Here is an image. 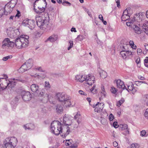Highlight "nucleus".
<instances>
[{
  "label": "nucleus",
  "mask_w": 148,
  "mask_h": 148,
  "mask_svg": "<svg viewBox=\"0 0 148 148\" xmlns=\"http://www.w3.org/2000/svg\"><path fill=\"white\" fill-rule=\"evenodd\" d=\"M121 111H118L117 112V115L118 116H120L121 115Z\"/></svg>",
  "instance_id": "nucleus-62"
},
{
  "label": "nucleus",
  "mask_w": 148,
  "mask_h": 148,
  "mask_svg": "<svg viewBox=\"0 0 148 148\" xmlns=\"http://www.w3.org/2000/svg\"><path fill=\"white\" fill-rule=\"evenodd\" d=\"M125 100L124 98H122L120 100L117 101L116 103V106L118 107H120L124 102Z\"/></svg>",
  "instance_id": "nucleus-25"
},
{
  "label": "nucleus",
  "mask_w": 148,
  "mask_h": 148,
  "mask_svg": "<svg viewBox=\"0 0 148 148\" xmlns=\"http://www.w3.org/2000/svg\"><path fill=\"white\" fill-rule=\"evenodd\" d=\"M2 43V47L3 48H4L5 46L8 47H12L14 46V42L11 41L10 39L8 38H5L3 41Z\"/></svg>",
  "instance_id": "nucleus-10"
},
{
  "label": "nucleus",
  "mask_w": 148,
  "mask_h": 148,
  "mask_svg": "<svg viewBox=\"0 0 148 148\" xmlns=\"http://www.w3.org/2000/svg\"><path fill=\"white\" fill-rule=\"evenodd\" d=\"M99 18L101 20V21H102V20H103V17L102 16V15L101 14H100L99 16Z\"/></svg>",
  "instance_id": "nucleus-59"
},
{
  "label": "nucleus",
  "mask_w": 148,
  "mask_h": 148,
  "mask_svg": "<svg viewBox=\"0 0 148 148\" xmlns=\"http://www.w3.org/2000/svg\"><path fill=\"white\" fill-rule=\"evenodd\" d=\"M106 94V92H99V93L98 95V97L100 101H101L103 98L105 97Z\"/></svg>",
  "instance_id": "nucleus-22"
},
{
  "label": "nucleus",
  "mask_w": 148,
  "mask_h": 148,
  "mask_svg": "<svg viewBox=\"0 0 148 148\" xmlns=\"http://www.w3.org/2000/svg\"><path fill=\"white\" fill-rule=\"evenodd\" d=\"M86 100L89 102V103L90 104L91 101V99L90 97H87L86 98Z\"/></svg>",
  "instance_id": "nucleus-60"
},
{
  "label": "nucleus",
  "mask_w": 148,
  "mask_h": 148,
  "mask_svg": "<svg viewBox=\"0 0 148 148\" xmlns=\"http://www.w3.org/2000/svg\"><path fill=\"white\" fill-rule=\"evenodd\" d=\"M127 90L129 92H131L133 94H134L137 91L136 89L134 87V85L132 84H129L128 86Z\"/></svg>",
  "instance_id": "nucleus-16"
},
{
  "label": "nucleus",
  "mask_w": 148,
  "mask_h": 148,
  "mask_svg": "<svg viewBox=\"0 0 148 148\" xmlns=\"http://www.w3.org/2000/svg\"><path fill=\"white\" fill-rule=\"evenodd\" d=\"M144 115L148 119V108L146 109L144 113Z\"/></svg>",
  "instance_id": "nucleus-41"
},
{
  "label": "nucleus",
  "mask_w": 148,
  "mask_h": 148,
  "mask_svg": "<svg viewBox=\"0 0 148 148\" xmlns=\"http://www.w3.org/2000/svg\"><path fill=\"white\" fill-rule=\"evenodd\" d=\"M114 82L116 83L117 88L124 89L125 87L124 82L121 79H115Z\"/></svg>",
  "instance_id": "nucleus-13"
},
{
  "label": "nucleus",
  "mask_w": 148,
  "mask_h": 148,
  "mask_svg": "<svg viewBox=\"0 0 148 148\" xmlns=\"http://www.w3.org/2000/svg\"><path fill=\"white\" fill-rule=\"evenodd\" d=\"M64 121L65 122L66 125H62L59 121H54L51 123V128L52 130H62L65 129L67 127L66 125H70L71 123V120L69 119V118L65 117L64 118Z\"/></svg>",
  "instance_id": "nucleus-2"
},
{
  "label": "nucleus",
  "mask_w": 148,
  "mask_h": 148,
  "mask_svg": "<svg viewBox=\"0 0 148 148\" xmlns=\"http://www.w3.org/2000/svg\"><path fill=\"white\" fill-rule=\"evenodd\" d=\"M120 125L121 126V128L123 129V130H127V125L126 124L121 125Z\"/></svg>",
  "instance_id": "nucleus-40"
},
{
  "label": "nucleus",
  "mask_w": 148,
  "mask_h": 148,
  "mask_svg": "<svg viewBox=\"0 0 148 148\" xmlns=\"http://www.w3.org/2000/svg\"><path fill=\"white\" fill-rule=\"evenodd\" d=\"M8 86L12 87L16 85V82L14 80L12 79L8 81Z\"/></svg>",
  "instance_id": "nucleus-21"
},
{
  "label": "nucleus",
  "mask_w": 148,
  "mask_h": 148,
  "mask_svg": "<svg viewBox=\"0 0 148 148\" xmlns=\"http://www.w3.org/2000/svg\"><path fill=\"white\" fill-rule=\"evenodd\" d=\"M24 94V95L23 96V99L24 100L27 99V97L28 96V95H30V93L28 92H23Z\"/></svg>",
  "instance_id": "nucleus-30"
},
{
  "label": "nucleus",
  "mask_w": 148,
  "mask_h": 148,
  "mask_svg": "<svg viewBox=\"0 0 148 148\" xmlns=\"http://www.w3.org/2000/svg\"><path fill=\"white\" fill-rule=\"evenodd\" d=\"M100 76L102 78H105L107 76V73L104 71H102L100 73Z\"/></svg>",
  "instance_id": "nucleus-31"
},
{
  "label": "nucleus",
  "mask_w": 148,
  "mask_h": 148,
  "mask_svg": "<svg viewBox=\"0 0 148 148\" xmlns=\"http://www.w3.org/2000/svg\"><path fill=\"white\" fill-rule=\"evenodd\" d=\"M121 18L123 21H125L128 19V16L127 15L123 14Z\"/></svg>",
  "instance_id": "nucleus-37"
},
{
  "label": "nucleus",
  "mask_w": 148,
  "mask_h": 148,
  "mask_svg": "<svg viewBox=\"0 0 148 148\" xmlns=\"http://www.w3.org/2000/svg\"><path fill=\"white\" fill-rule=\"evenodd\" d=\"M71 98L68 96H66V99L63 101L65 106H70L71 105Z\"/></svg>",
  "instance_id": "nucleus-18"
},
{
  "label": "nucleus",
  "mask_w": 148,
  "mask_h": 148,
  "mask_svg": "<svg viewBox=\"0 0 148 148\" xmlns=\"http://www.w3.org/2000/svg\"><path fill=\"white\" fill-rule=\"evenodd\" d=\"M39 86L35 84H32L31 86V89L34 92H36L38 90Z\"/></svg>",
  "instance_id": "nucleus-19"
},
{
  "label": "nucleus",
  "mask_w": 148,
  "mask_h": 148,
  "mask_svg": "<svg viewBox=\"0 0 148 148\" xmlns=\"http://www.w3.org/2000/svg\"><path fill=\"white\" fill-rule=\"evenodd\" d=\"M4 11L3 8L0 9V17H1L3 14Z\"/></svg>",
  "instance_id": "nucleus-53"
},
{
  "label": "nucleus",
  "mask_w": 148,
  "mask_h": 148,
  "mask_svg": "<svg viewBox=\"0 0 148 148\" xmlns=\"http://www.w3.org/2000/svg\"><path fill=\"white\" fill-rule=\"evenodd\" d=\"M75 118L77 120V121H79L78 119H80V115L79 114H77L75 116Z\"/></svg>",
  "instance_id": "nucleus-50"
},
{
  "label": "nucleus",
  "mask_w": 148,
  "mask_h": 148,
  "mask_svg": "<svg viewBox=\"0 0 148 148\" xmlns=\"http://www.w3.org/2000/svg\"><path fill=\"white\" fill-rule=\"evenodd\" d=\"M135 62L137 64L139 63L140 62V58L139 57H137L136 58Z\"/></svg>",
  "instance_id": "nucleus-49"
},
{
  "label": "nucleus",
  "mask_w": 148,
  "mask_h": 148,
  "mask_svg": "<svg viewBox=\"0 0 148 148\" xmlns=\"http://www.w3.org/2000/svg\"><path fill=\"white\" fill-rule=\"evenodd\" d=\"M3 76V78H4V79H6L8 78V76L6 74H3L2 75Z\"/></svg>",
  "instance_id": "nucleus-57"
},
{
  "label": "nucleus",
  "mask_w": 148,
  "mask_h": 148,
  "mask_svg": "<svg viewBox=\"0 0 148 148\" xmlns=\"http://www.w3.org/2000/svg\"><path fill=\"white\" fill-rule=\"evenodd\" d=\"M115 1L117 4V7L118 8H120V0H115Z\"/></svg>",
  "instance_id": "nucleus-52"
},
{
  "label": "nucleus",
  "mask_w": 148,
  "mask_h": 148,
  "mask_svg": "<svg viewBox=\"0 0 148 148\" xmlns=\"http://www.w3.org/2000/svg\"><path fill=\"white\" fill-rule=\"evenodd\" d=\"M46 2L45 0H36L34 3V10L37 14L44 12L45 10Z\"/></svg>",
  "instance_id": "nucleus-3"
},
{
  "label": "nucleus",
  "mask_w": 148,
  "mask_h": 148,
  "mask_svg": "<svg viewBox=\"0 0 148 148\" xmlns=\"http://www.w3.org/2000/svg\"><path fill=\"white\" fill-rule=\"evenodd\" d=\"M113 145L114 147H116L118 145V144L115 141L113 143Z\"/></svg>",
  "instance_id": "nucleus-58"
},
{
  "label": "nucleus",
  "mask_w": 148,
  "mask_h": 148,
  "mask_svg": "<svg viewBox=\"0 0 148 148\" xmlns=\"http://www.w3.org/2000/svg\"><path fill=\"white\" fill-rule=\"evenodd\" d=\"M72 141V140L71 139L66 140L65 144L66 146H69L71 144Z\"/></svg>",
  "instance_id": "nucleus-34"
},
{
  "label": "nucleus",
  "mask_w": 148,
  "mask_h": 148,
  "mask_svg": "<svg viewBox=\"0 0 148 148\" xmlns=\"http://www.w3.org/2000/svg\"><path fill=\"white\" fill-rule=\"evenodd\" d=\"M57 2L59 4L62 3V0H57Z\"/></svg>",
  "instance_id": "nucleus-63"
},
{
  "label": "nucleus",
  "mask_w": 148,
  "mask_h": 148,
  "mask_svg": "<svg viewBox=\"0 0 148 148\" xmlns=\"http://www.w3.org/2000/svg\"><path fill=\"white\" fill-rule=\"evenodd\" d=\"M70 130H62L61 131L60 135L63 138H65L69 134Z\"/></svg>",
  "instance_id": "nucleus-20"
},
{
  "label": "nucleus",
  "mask_w": 148,
  "mask_h": 148,
  "mask_svg": "<svg viewBox=\"0 0 148 148\" xmlns=\"http://www.w3.org/2000/svg\"><path fill=\"white\" fill-rule=\"evenodd\" d=\"M62 3V5H65L66 4H67L69 5H71L70 3L66 1H63V2Z\"/></svg>",
  "instance_id": "nucleus-44"
},
{
  "label": "nucleus",
  "mask_w": 148,
  "mask_h": 148,
  "mask_svg": "<svg viewBox=\"0 0 148 148\" xmlns=\"http://www.w3.org/2000/svg\"><path fill=\"white\" fill-rule=\"evenodd\" d=\"M110 91L112 93L115 94L117 91V90L114 87H112L110 89Z\"/></svg>",
  "instance_id": "nucleus-35"
},
{
  "label": "nucleus",
  "mask_w": 148,
  "mask_h": 148,
  "mask_svg": "<svg viewBox=\"0 0 148 148\" xmlns=\"http://www.w3.org/2000/svg\"><path fill=\"white\" fill-rule=\"evenodd\" d=\"M28 23H29L28 20H25L23 21L22 24L24 26H27Z\"/></svg>",
  "instance_id": "nucleus-42"
},
{
  "label": "nucleus",
  "mask_w": 148,
  "mask_h": 148,
  "mask_svg": "<svg viewBox=\"0 0 148 148\" xmlns=\"http://www.w3.org/2000/svg\"><path fill=\"white\" fill-rule=\"evenodd\" d=\"M23 43V46H25L29 43V37L26 35H22L20 36L18 38Z\"/></svg>",
  "instance_id": "nucleus-11"
},
{
  "label": "nucleus",
  "mask_w": 148,
  "mask_h": 148,
  "mask_svg": "<svg viewBox=\"0 0 148 148\" xmlns=\"http://www.w3.org/2000/svg\"><path fill=\"white\" fill-rule=\"evenodd\" d=\"M113 126L114 128H118L119 126L118 122L116 121L114 122L113 123Z\"/></svg>",
  "instance_id": "nucleus-46"
},
{
  "label": "nucleus",
  "mask_w": 148,
  "mask_h": 148,
  "mask_svg": "<svg viewBox=\"0 0 148 148\" xmlns=\"http://www.w3.org/2000/svg\"><path fill=\"white\" fill-rule=\"evenodd\" d=\"M29 23H28V27L31 28L34 27V22L31 20H28Z\"/></svg>",
  "instance_id": "nucleus-27"
},
{
  "label": "nucleus",
  "mask_w": 148,
  "mask_h": 148,
  "mask_svg": "<svg viewBox=\"0 0 148 148\" xmlns=\"http://www.w3.org/2000/svg\"><path fill=\"white\" fill-rule=\"evenodd\" d=\"M37 25L40 27H43L47 25L48 21L45 17L41 16H37L36 18Z\"/></svg>",
  "instance_id": "nucleus-4"
},
{
  "label": "nucleus",
  "mask_w": 148,
  "mask_h": 148,
  "mask_svg": "<svg viewBox=\"0 0 148 148\" xmlns=\"http://www.w3.org/2000/svg\"><path fill=\"white\" fill-rule=\"evenodd\" d=\"M129 45L133 49L132 51H135L134 50H136L137 48L136 45L134 44L133 40H130L129 42Z\"/></svg>",
  "instance_id": "nucleus-24"
},
{
  "label": "nucleus",
  "mask_w": 148,
  "mask_h": 148,
  "mask_svg": "<svg viewBox=\"0 0 148 148\" xmlns=\"http://www.w3.org/2000/svg\"><path fill=\"white\" fill-rule=\"evenodd\" d=\"M147 135L145 130H142L140 132V135L142 136H147Z\"/></svg>",
  "instance_id": "nucleus-36"
},
{
  "label": "nucleus",
  "mask_w": 148,
  "mask_h": 148,
  "mask_svg": "<svg viewBox=\"0 0 148 148\" xmlns=\"http://www.w3.org/2000/svg\"><path fill=\"white\" fill-rule=\"evenodd\" d=\"M104 103L103 102H97L95 105H94L93 108H95L94 111L95 112L99 113L101 112L103 108Z\"/></svg>",
  "instance_id": "nucleus-8"
},
{
  "label": "nucleus",
  "mask_w": 148,
  "mask_h": 148,
  "mask_svg": "<svg viewBox=\"0 0 148 148\" xmlns=\"http://www.w3.org/2000/svg\"><path fill=\"white\" fill-rule=\"evenodd\" d=\"M144 64L145 66H147L148 63V57H146L145 59L144 60Z\"/></svg>",
  "instance_id": "nucleus-45"
},
{
  "label": "nucleus",
  "mask_w": 148,
  "mask_h": 148,
  "mask_svg": "<svg viewBox=\"0 0 148 148\" xmlns=\"http://www.w3.org/2000/svg\"><path fill=\"white\" fill-rule=\"evenodd\" d=\"M62 130H51V133L54 134L56 135H58L59 134H60L61 131Z\"/></svg>",
  "instance_id": "nucleus-29"
},
{
  "label": "nucleus",
  "mask_w": 148,
  "mask_h": 148,
  "mask_svg": "<svg viewBox=\"0 0 148 148\" xmlns=\"http://www.w3.org/2000/svg\"><path fill=\"white\" fill-rule=\"evenodd\" d=\"M142 50L141 49L138 48L137 49V52L138 54H140L142 53Z\"/></svg>",
  "instance_id": "nucleus-55"
},
{
  "label": "nucleus",
  "mask_w": 148,
  "mask_h": 148,
  "mask_svg": "<svg viewBox=\"0 0 148 148\" xmlns=\"http://www.w3.org/2000/svg\"><path fill=\"white\" fill-rule=\"evenodd\" d=\"M79 144V142L77 141L75 143L71 145L66 148H78V145Z\"/></svg>",
  "instance_id": "nucleus-28"
},
{
  "label": "nucleus",
  "mask_w": 148,
  "mask_h": 148,
  "mask_svg": "<svg viewBox=\"0 0 148 148\" xmlns=\"http://www.w3.org/2000/svg\"><path fill=\"white\" fill-rule=\"evenodd\" d=\"M135 51H123L121 52L120 54L123 58L127 59L132 57L135 55Z\"/></svg>",
  "instance_id": "nucleus-6"
},
{
  "label": "nucleus",
  "mask_w": 148,
  "mask_h": 148,
  "mask_svg": "<svg viewBox=\"0 0 148 148\" xmlns=\"http://www.w3.org/2000/svg\"><path fill=\"white\" fill-rule=\"evenodd\" d=\"M32 64L29 61L25 62L23 64L19 69L20 72L23 73L28 70L32 66Z\"/></svg>",
  "instance_id": "nucleus-9"
},
{
  "label": "nucleus",
  "mask_w": 148,
  "mask_h": 148,
  "mask_svg": "<svg viewBox=\"0 0 148 148\" xmlns=\"http://www.w3.org/2000/svg\"><path fill=\"white\" fill-rule=\"evenodd\" d=\"M114 117L112 113L110 114L109 116V119L110 121H112L114 120Z\"/></svg>",
  "instance_id": "nucleus-39"
},
{
  "label": "nucleus",
  "mask_w": 148,
  "mask_h": 148,
  "mask_svg": "<svg viewBox=\"0 0 148 148\" xmlns=\"http://www.w3.org/2000/svg\"><path fill=\"white\" fill-rule=\"evenodd\" d=\"M125 131L123 132V134L124 135H126L129 134V132L128 130H125Z\"/></svg>",
  "instance_id": "nucleus-54"
},
{
  "label": "nucleus",
  "mask_w": 148,
  "mask_h": 148,
  "mask_svg": "<svg viewBox=\"0 0 148 148\" xmlns=\"http://www.w3.org/2000/svg\"><path fill=\"white\" fill-rule=\"evenodd\" d=\"M36 70H38L39 71H43V70L41 67H38L36 68Z\"/></svg>",
  "instance_id": "nucleus-56"
},
{
  "label": "nucleus",
  "mask_w": 148,
  "mask_h": 148,
  "mask_svg": "<svg viewBox=\"0 0 148 148\" xmlns=\"http://www.w3.org/2000/svg\"><path fill=\"white\" fill-rule=\"evenodd\" d=\"M143 30L147 34H148V26L146 24H143L142 26Z\"/></svg>",
  "instance_id": "nucleus-26"
},
{
  "label": "nucleus",
  "mask_w": 148,
  "mask_h": 148,
  "mask_svg": "<svg viewBox=\"0 0 148 148\" xmlns=\"http://www.w3.org/2000/svg\"><path fill=\"white\" fill-rule=\"evenodd\" d=\"M134 29L136 33L138 34H140L141 32V30L137 26L135 27Z\"/></svg>",
  "instance_id": "nucleus-32"
},
{
  "label": "nucleus",
  "mask_w": 148,
  "mask_h": 148,
  "mask_svg": "<svg viewBox=\"0 0 148 148\" xmlns=\"http://www.w3.org/2000/svg\"><path fill=\"white\" fill-rule=\"evenodd\" d=\"M79 94L82 95L86 96L87 95V94L86 93L84 92L82 90H79Z\"/></svg>",
  "instance_id": "nucleus-48"
},
{
  "label": "nucleus",
  "mask_w": 148,
  "mask_h": 148,
  "mask_svg": "<svg viewBox=\"0 0 148 148\" xmlns=\"http://www.w3.org/2000/svg\"><path fill=\"white\" fill-rule=\"evenodd\" d=\"M90 92L93 94H95L97 93V90L95 85H94L90 89Z\"/></svg>",
  "instance_id": "nucleus-23"
},
{
  "label": "nucleus",
  "mask_w": 148,
  "mask_h": 148,
  "mask_svg": "<svg viewBox=\"0 0 148 148\" xmlns=\"http://www.w3.org/2000/svg\"><path fill=\"white\" fill-rule=\"evenodd\" d=\"M8 86V81L4 78H0V89H6Z\"/></svg>",
  "instance_id": "nucleus-12"
},
{
  "label": "nucleus",
  "mask_w": 148,
  "mask_h": 148,
  "mask_svg": "<svg viewBox=\"0 0 148 148\" xmlns=\"http://www.w3.org/2000/svg\"><path fill=\"white\" fill-rule=\"evenodd\" d=\"M67 95H65L64 93H58L56 95L57 99L60 101L63 102L66 99Z\"/></svg>",
  "instance_id": "nucleus-14"
},
{
  "label": "nucleus",
  "mask_w": 148,
  "mask_h": 148,
  "mask_svg": "<svg viewBox=\"0 0 148 148\" xmlns=\"http://www.w3.org/2000/svg\"><path fill=\"white\" fill-rule=\"evenodd\" d=\"M69 43H70V46L68 48V50H69L73 46V41H69Z\"/></svg>",
  "instance_id": "nucleus-43"
},
{
  "label": "nucleus",
  "mask_w": 148,
  "mask_h": 148,
  "mask_svg": "<svg viewBox=\"0 0 148 148\" xmlns=\"http://www.w3.org/2000/svg\"><path fill=\"white\" fill-rule=\"evenodd\" d=\"M85 81L88 84L91 85L95 82V77L92 74H88L86 75Z\"/></svg>",
  "instance_id": "nucleus-7"
},
{
  "label": "nucleus",
  "mask_w": 148,
  "mask_h": 148,
  "mask_svg": "<svg viewBox=\"0 0 148 148\" xmlns=\"http://www.w3.org/2000/svg\"><path fill=\"white\" fill-rule=\"evenodd\" d=\"M16 2L14 0H12L6 4L4 8H3L4 13H10L12 11L16 4Z\"/></svg>",
  "instance_id": "nucleus-5"
},
{
  "label": "nucleus",
  "mask_w": 148,
  "mask_h": 148,
  "mask_svg": "<svg viewBox=\"0 0 148 148\" xmlns=\"http://www.w3.org/2000/svg\"><path fill=\"white\" fill-rule=\"evenodd\" d=\"M86 75L79 74L77 75L75 77V80L77 81L82 82L86 80Z\"/></svg>",
  "instance_id": "nucleus-15"
},
{
  "label": "nucleus",
  "mask_w": 148,
  "mask_h": 148,
  "mask_svg": "<svg viewBox=\"0 0 148 148\" xmlns=\"http://www.w3.org/2000/svg\"><path fill=\"white\" fill-rule=\"evenodd\" d=\"M71 31L72 32H76V31L75 28H72L71 29Z\"/></svg>",
  "instance_id": "nucleus-61"
},
{
  "label": "nucleus",
  "mask_w": 148,
  "mask_h": 148,
  "mask_svg": "<svg viewBox=\"0 0 148 148\" xmlns=\"http://www.w3.org/2000/svg\"><path fill=\"white\" fill-rule=\"evenodd\" d=\"M14 44L16 48L18 49L21 48L24 46H23V43H22L18 38L16 39Z\"/></svg>",
  "instance_id": "nucleus-17"
},
{
  "label": "nucleus",
  "mask_w": 148,
  "mask_h": 148,
  "mask_svg": "<svg viewBox=\"0 0 148 148\" xmlns=\"http://www.w3.org/2000/svg\"><path fill=\"white\" fill-rule=\"evenodd\" d=\"M145 47L146 50L148 51V45H145Z\"/></svg>",
  "instance_id": "nucleus-64"
},
{
  "label": "nucleus",
  "mask_w": 148,
  "mask_h": 148,
  "mask_svg": "<svg viewBox=\"0 0 148 148\" xmlns=\"http://www.w3.org/2000/svg\"><path fill=\"white\" fill-rule=\"evenodd\" d=\"M12 57V56H9L5 57H4L3 58L2 60L3 61H6L8 59H9L11 58Z\"/></svg>",
  "instance_id": "nucleus-38"
},
{
  "label": "nucleus",
  "mask_w": 148,
  "mask_h": 148,
  "mask_svg": "<svg viewBox=\"0 0 148 148\" xmlns=\"http://www.w3.org/2000/svg\"><path fill=\"white\" fill-rule=\"evenodd\" d=\"M100 92H106L105 89L103 86H101V90Z\"/></svg>",
  "instance_id": "nucleus-51"
},
{
  "label": "nucleus",
  "mask_w": 148,
  "mask_h": 148,
  "mask_svg": "<svg viewBox=\"0 0 148 148\" xmlns=\"http://www.w3.org/2000/svg\"><path fill=\"white\" fill-rule=\"evenodd\" d=\"M45 87L47 89H49L50 88L51 85L49 82L46 81L45 82Z\"/></svg>",
  "instance_id": "nucleus-33"
},
{
  "label": "nucleus",
  "mask_w": 148,
  "mask_h": 148,
  "mask_svg": "<svg viewBox=\"0 0 148 148\" xmlns=\"http://www.w3.org/2000/svg\"><path fill=\"white\" fill-rule=\"evenodd\" d=\"M17 13L15 15V17H17L18 18L21 16V13L20 11L17 10Z\"/></svg>",
  "instance_id": "nucleus-47"
},
{
  "label": "nucleus",
  "mask_w": 148,
  "mask_h": 148,
  "mask_svg": "<svg viewBox=\"0 0 148 148\" xmlns=\"http://www.w3.org/2000/svg\"><path fill=\"white\" fill-rule=\"evenodd\" d=\"M18 140L14 137L6 138L3 142V144L0 145L1 148H15L17 145Z\"/></svg>",
  "instance_id": "nucleus-1"
}]
</instances>
